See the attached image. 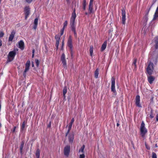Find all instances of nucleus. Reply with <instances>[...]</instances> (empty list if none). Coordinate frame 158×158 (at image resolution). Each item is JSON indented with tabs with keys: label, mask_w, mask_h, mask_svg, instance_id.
<instances>
[{
	"label": "nucleus",
	"mask_w": 158,
	"mask_h": 158,
	"mask_svg": "<svg viewBox=\"0 0 158 158\" xmlns=\"http://www.w3.org/2000/svg\"><path fill=\"white\" fill-rule=\"evenodd\" d=\"M76 17V15L75 13V10L74 9L72 13V16L70 19V25L72 30L74 32V34H76L75 31V21Z\"/></svg>",
	"instance_id": "1"
},
{
	"label": "nucleus",
	"mask_w": 158,
	"mask_h": 158,
	"mask_svg": "<svg viewBox=\"0 0 158 158\" xmlns=\"http://www.w3.org/2000/svg\"><path fill=\"white\" fill-rule=\"evenodd\" d=\"M141 135L143 137H144L145 134L147 133V130L145 127V124L143 121L141 124L140 128Z\"/></svg>",
	"instance_id": "2"
},
{
	"label": "nucleus",
	"mask_w": 158,
	"mask_h": 158,
	"mask_svg": "<svg viewBox=\"0 0 158 158\" xmlns=\"http://www.w3.org/2000/svg\"><path fill=\"white\" fill-rule=\"evenodd\" d=\"M153 70V64L150 62L147 68V72L148 74L151 75L152 74Z\"/></svg>",
	"instance_id": "3"
},
{
	"label": "nucleus",
	"mask_w": 158,
	"mask_h": 158,
	"mask_svg": "<svg viewBox=\"0 0 158 158\" xmlns=\"http://www.w3.org/2000/svg\"><path fill=\"white\" fill-rule=\"evenodd\" d=\"M15 55L16 52L15 51H10L8 55L7 61L8 62H10L12 60L14 59Z\"/></svg>",
	"instance_id": "4"
},
{
	"label": "nucleus",
	"mask_w": 158,
	"mask_h": 158,
	"mask_svg": "<svg viewBox=\"0 0 158 158\" xmlns=\"http://www.w3.org/2000/svg\"><path fill=\"white\" fill-rule=\"evenodd\" d=\"M70 147L69 146H66L64 149V155L66 157H68L70 152Z\"/></svg>",
	"instance_id": "5"
},
{
	"label": "nucleus",
	"mask_w": 158,
	"mask_h": 158,
	"mask_svg": "<svg viewBox=\"0 0 158 158\" xmlns=\"http://www.w3.org/2000/svg\"><path fill=\"white\" fill-rule=\"evenodd\" d=\"M115 78L114 77H112L111 80V90L114 93L116 92L115 89Z\"/></svg>",
	"instance_id": "6"
},
{
	"label": "nucleus",
	"mask_w": 158,
	"mask_h": 158,
	"mask_svg": "<svg viewBox=\"0 0 158 158\" xmlns=\"http://www.w3.org/2000/svg\"><path fill=\"white\" fill-rule=\"evenodd\" d=\"M30 64V60H28L27 61L26 64L25 68L23 73V75L24 77L26 76V73L28 71L29 69V67Z\"/></svg>",
	"instance_id": "7"
},
{
	"label": "nucleus",
	"mask_w": 158,
	"mask_h": 158,
	"mask_svg": "<svg viewBox=\"0 0 158 158\" xmlns=\"http://www.w3.org/2000/svg\"><path fill=\"white\" fill-rule=\"evenodd\" d=\"M68 47L70 48V51L71 52V56H72V39L71 36H70L69 37V39L68 41Z\"/></svg>",
	"instance_id": "8"
},
{
	"label": "nucleus",
	"mask_w": 158,
	"mask_h": 158,
	"mask_svg": "<svg viewBox=\"0 0 158 158\" xmlns=\"http://www.w3.org/2000/svg\"><path fill=\"white\" fill-rule=\"evenodd\" d=\"M122 23L123 24H125V23L126 19V12L125 10L123 9L122 10Z\"/></svg>",
	"instance_id": "9"
},
{
	"label": "nucleus",
	"mask_w": 158,
	"mask_h": 158,
	"mask_svg": "<svg viewBox=\"0 0 158 158\" xmlns=\"http://www.w3.org/2000/svg\"><path fill=\"white\" fill-rule=\"evenodd\" d=\"M135 104L137 106L141 107V106L140 103V97L139 95H137L135 98Z\"/></svg>",
	"instance_id": "10"
},
{
	"label": "nucleus",
	"mask_w": 158,
	"mask_h": 158,
	"mask_svg": "<svg viewBox=\"0 0 158 158\" xmlns=\"http://www.w3.org/2000/svg\"><path fill=\"white\" fill-rule=\"evenodd\" d=\"M30 9L29 7H26L24 9V13L25 14V19H26L30 14Z\"/></svg>",
	"instance_id": "11"
},
{
	"label": "nucleus",
	"mask_w": 158,
	"mask_h": 158,
	"mask_svg": "<svg viewBox=\"0 0 158 158\" xmlns=\"http://www.w3.org/2000/svg\"><path fill=\"white\" fill-rule=\"evenodd\" d=\"M74 118H73L71 120V121L70 123L69 124V126L68 127V130L67 131V132L66 133V136H67L68 134L69 133L70 130L71 129L72 125H73V123L74 122Z\"/></svg>",
	"instance_id": "12"
},
{
	"label": "nucleus",
	"mask_w": 158,
	"mask_h": 158,
	"mask_svg": "<svg viewBox=\"0 0 158 158\" xmlns=\"http://www.w3.org/2000/svg\"><path fill=\"white\" fill-rule=\"evenodd\" d=\"M61 60L62 61V63L64 67L66 66V61L65 59V55L64 53H63L61 57Z\"/></svg>",
	"instance_id": "13"
},
{
	"label": "nucleus",
	"mask_w": 158,
	"mask_h": 158,
	"mask_svg": "<svg viewBox=\"0 0 158 158\" xmlns=\"http://www.w3.org/2000/svg\"><path fill=\"white\" fill-rule=\"evenodd\" d=\"M155 48H156L155 52H157L158 51V38L156 37L155 38Z\"/></svg>",
	"instance_id": "14"
},
{
	"label": "nucleus",
	"mask_w": 158,
	"mask_h": 158,
	"mask_svg": "<svg viewBox=\"0 0 158 158\" xmlns=\"http://www.w3.org/2000/svg\"><path fill=\"white\" fill-rule=\"evenodd\" d=\"M68 139L70 143H72L74 139V135L73 134H69L68 136Z\"/></svg>",
	"instance_id": "15"
},
{
	"label": "nucleus",
	"mask_w": 158,
	"mask_h": 158,
	"mask_svg": "<svg viewBox=\"0 0 158 158\" xmlns=\"http://www.w3.org/2000/svg\"><path fill=\"white\" fill-rule=\"evenodd\" d=\"M15 34V32L14 31H12L11 34L10 35V36L9 37V41H12V40L14 37Z\"/></svg>",
	"instance_id": "16"
},
{
	"label": "nucleus",
	"mask_w": 158,
	"mask_h": 158,
	"mask_svg": "<svg viewBox=\"0 0 158 158\" xmlns=\"http://www.w3.org/2000/svg\"><path fill=\"white\" fill-rule=\"evenodd\" d=\"M158 18V6L156 10V11L154 15L153 20H155L157 19Z\"/></svg>",
	"instance_id": "17"
},
{
	"label": "nucleus",
	"mask_w": 158,
	"mask_h": 158,
	"mask_svg": "<svg viewBox=\"0 0 158 158\" xmlns=\"http://www.w3.org/2000/svg\"><path fill=\"white\" fill-rule=\"evenodd\" d=\"M155 78V77L152 76H150L148 77V82L151 84L152 83Z\"/></svg>",
	"instance_id": "18"
},
{
	"label": "nucleus",
	"mask_w": 158,
	"mask_h": 158,
	"mask_svg": "<svg viewBox=\"0 0 158 158\" xmlns=\"http://www.w3.org/2000/svg\"><path fill=\"white\" fill-rule=\"evenodd\" d=\"M19 47L22 50H23L24 48V43L22 40L20 41L19 43Z\"/></svg>",
	"instance_id": "19"
},
{
	"label": "nucleus",
	"mask_w": 158,
	"mask_h": 158,
	"mask_svg": "<svg viewBox=\"0 0 158 158\" xmlns=\"http://www.w3.org/2000/svg\"><path fill=\"white\" fill-rule=\"evenodd\" d=\"M107 45V42L105 41L102 46L101 50L102 51H104L106 48Z\"/></svg>",
	"instance_id": "20"
},
{
	"label": "nucleus",
	"mask_w": 158,
	"mask_h": 158,
	"mask_svg": "<svg viewBox=\"0 0 158 158\" xmlns=\"http://www.w3.org/2000/svg\"><path fill=\"white\" fill-rule=\"evenodd\" d=\"M55 38L56 40V45H59V41L60 39V37L58 35H56Z\"/></svg>",
	"instance_id": "21"
},
{
	"label": "nucleus",
	"mask_w": 158,
	"mask_h": 158,
	"mask_svg": "<svg viewBox=\"0 0 158 158\" xmlns=\"http://www.w3.org/2000/svg\"><path fill=\"white\" fill-rule=\"evenodd\" d=\"M38 19L36 18L35 19L34 21V25L33 26V28L34 29H36L37 27V26L38 24Z\"/></svg>",
	"instance_id": "22"
},
{
	"label": "nucleus",
	"mask_w": 158,
	"mask_h": 158,
	"mask_svg": "<svg viewBox=\"0 0 158 158\" xmlns=\"http://www.w3.org/2000/svg\"><path fill=\"white\" fill-rule=\"evenodd\" d=\"M85 148V146L83 145L81 148L79 150V152L80 153H84V149Z\"/></svg>",
	"instance_id": "23"
},
{
	"label": "nucleus",
	"mask_w": 158,
	"mask_h": 158,
	"mask_svg": "<svg viewBox=\"0 0 158 158\" xmlns=\"http://www.w3.org/2000/svg\"><path fill=\"white\" fill-rule=\"evenodd\" d=\"M93 4L89 3V10L90 13H91L93 11Z\"/></svg>",
	"instance_id": "24"
},
{
	"label": "nucleus",
	"mask_w": 158,
	"mask_h": 158,
	"mask_svg": "<svg viewBox=\"0 0 158 158\" xmlns=\"http://www.w3.org/2000/svg\"><path fill=\"white\" fill-rule=\"evenodd\" d=\"M99 74V70L98 69H97L94 72V76L96 78H97L98 77Z\"/></svg>",
	"instance_id": "25"
},
{
	"label": "nucleus",
	"mask_w": 158,
	"mask_h": 158,
	"mask_svg": "<svg viewBox=\"0 0 158 158\" xmlns=\"http://www.w3.org/2000/svg\"><path fill=\"white\" fill-rule=\"evenodd\" d=\"M89 52L90 56H92L93 53V47L92 46H90Z\"/></svg>",
	"instance_id": "26"
},
{
	"label": "nucleus",
	"mask_w": 158,
	"mask_h": 158,
	"mask_svg": "<svg viewBox=\"0 0 158 158\" xmlns=\"http://www.w3.org/2000/svg\"><path fill=\"white\" fill-rule=\"evenodd\" d=\"M36 156L37 158H39L40 156V151L39 149H37L36 151Z\"/></svg>",
	"instance_id": "27"
},
{
	"label": "nucleus",
	"mask_w": 158,
	"mask_h": 158,
	"mask_svg": "<svg viewBox=\"0 0 158 158\" xmlns=\"http://www.w3.org/2000/svg\"><path fill=\"white\" fill-rule=\"evenodd\" d=\"M67 92V89L66 87H65L63 89V95L64 97H65V94Z\"/></svg>",
	"instance_id": "28"
},
{
	"label": "nucleus",
	"mask_w": 158,
	"mask_h": 158,
	"mask_svg": "<svg viewBox=\"0 0 158 158\" xmlns=\"http://www.w3.org/2000/svg\"><path fill=\"white\" fill-rule=\"evenodd\" d=\"M24 144V143L23 142H22L20 147V152H21L22 151V150L23 149V146Z\"/></svg>",
	"instance_id": "29"
},
{
	"label": "nucleus",
	"mask_w": 158,
	"mask_h": 158,
	"mask_svg": "<svg viewBox=\"0 0 158 158\" xmlns=\"http://www.w3.org/2000/svg\"><path fill=\"white\" fill-rule=\"evenodd\" d=\"M68 24V22L67 21H65L63 23V29H64V28L66 27Z\"/></svg>",
	"instance_id": "30"
},
{
	"label": "nucleus",
	"mask_w": 158,
	"mask_h": 158,
	"mask_svg": "<svg viewBox=\"0 0 158 158\" xmlns=\"http://www.w3.org/2000/svg\"><path fill=\"white\" fill-rule=\"evenodd\" d=\"M86 6V0H84L83 3V9L84 10H85V7Z\"/></svg>",
	"instance_id": "31"
},
{
	"label": "nucleus",
	"mask_w": 158,
	"mask_h": 158,
	"mask_svg": "<svg viewBox=\"0 0 158 158\" xmlns=\"http://www.w3.org/2000/svg\"><path fill=\"white\" fill-rule=\"evenodd\" d=\"M85 156L84 153L80 154L79 155V158H85Z\"/></svg>",
	"instance_id": "32"
},
{
	"label": "nucleus",
	"mask_w": 158,
	"mask_h": 158,
	"mask_svg": "<svg viewBox=\"0 0 158 158\" xmlns=\"http://www.w3.org/2000/svg\"><path fill=\"white\" fill-rule=\"evenodd\" d=\"M25 124H26V123H25V122L24 121L23 123V124H22V127H21V130H23L24 127H25Z\"/></svg>",
	"instance_id": "33"
},
{
	"label": "nucleus",
	"mask_w": 158,
	"mask_h": 158,
	"mask_svg": "<svg viewBox=\"0 0 158 158\" xmlns=\"http://www.w3.org/2000/svg\"><path fill=\"white\" fill-rule=\"evenodd\" d=\"M152 158H157L156 154L154 152L152 153Z\"/></svg>",
	"instance_id": "34"
},
{
	"label": "nucleus",
	"mask_w": 158,
	"mask_h": 158,
	"mask_svg": "<svg viewBox=\"0 0 158 158\" xmlns=\"http://www.w3.org/2000/svg\"><path fill=\"white\" fill-rule=\"evenodd\" d=\"M136 59H134L132 64V65L133 66H134V67L135 68L136 67Z\"/></svg>",
	"instance_id": "35"
},
{
	"label": "nucleus",
	"mask_w": 158,
	"mask_h": 158,
	"mask_svg": "<svg viewBox=\"0 0 158 158\" xmlns=\"http://www.w3.org/2000/svg\"><path fill=\"white\" fill-rule=\"evenodd\" d=\"M4 34L2 31H0V37H2L4 36Z\"/></svg>",
	"instance_id": "36"
},
{
	"label": "nucleus",
	"mask_w": 158,
	"mask_h": 158,
	"mask_svg": "<svg viewBox=\"0 0 158 158\" xmlns=\"http://www.w3.org/2000/svg\"><path fill=\"white\" fill-rule=\"evenodd\" d=\"M35 62L36 64V65L37 66H38L39 65V61L38 60H35Z\"/></svg>",
	"instance_id": "37"
},
{
	"label": "nucleus",
	"mask_w": 158,
	"mask_h": 158,
	"mask_svg": "<svg viewBox=\"0 0 158 158\" xmlns=\"http://www.w3.org/2000/svg\"><path fill=\"white\" fill-rule=\"evenodd\" d=\"M152 113H153V110H152L151 111V114L150 115V117L151 118H153V117H154L152 115Z\"/></svg>",
	"instance_id": "38"
},
{
	"label": "nucleus",
	"mask_w": 158,
	"mask_h": 158,
	"mask_svg": "<svg viewBox=\"0 0 158 158\" xmlns=\"http://www.w3.org/2000/svg\"><path fill=\"white\" fill-rule=\"evenodd\" d=\"M64 29L62 28L60 31V35H63L64 33Z\"/></svg>",
	"instance_id": "39"
},
{
	"label": "nucleus",
	"mask_w": 158,
	"mask_h": 158,
	"mask_svg": "<svg viewBox=\"0 0 158 158\" xmlns=\"http://www.w3.org/2000/svg\"><path fill=\"white\" fill-rule=\"evenodd\" d=\"M33 0H26V1L28 3H31Z\"/></svg>",
	"instance_id": "40"
},
{
	"label": "nucleus",
	"mask_w": 158,
	"mask_h": 158,
	"mask_svg": "<svg viewBox=\"0 0 158 158\" xmlns=\"http://www.w3.org/2000/svg\"><path fill=\"white\" fill-rule=\"evenodd\" d=\"M16 127H14V129H13V132H14L15 131V129L16 128Z\"/></svg>",
	"instance_id": "41"
},
{
	"label": "nucleus",
	"mask_w": 158,
	"mask_h": 158,
	"mask_svg": "<svg viewBox=\"0 0 158 158\" xmlns=\"http://www.w3.org/2000/svg\"><path fill=\"white\" fill-rule=\"evenodd\" d=\"M156 120L157 121H158V114H157V115L156 116Z\"/></svg>",
	"instance_id": "42"
},
{
	"label": "nucleus",
	"mask_w": 158,
	"mask_h": 158,
	"mask_svg": "<svg viewBox=\"0 0 158 158\" xmlns=\"http://www.w3.org/2000/svg\"><path fill=\"white\" fill-rule=\"evenodd\" d=\"M94 0H90L89 3L93 4Z\"/></svg>",
	"instance_id": "43"
},
{
	"label": "nucleus",
	"mask_w": 158,
	"mask_h": 158,
	"mask_svg": "<svg viewBox=\"0 0 158 158\" xmlns=\"http://www.w3.org/2000/svg\"><path fill=\"white\" fill-rule=\"evenodd\" d=\"M2 45V41L1 40H0V46H1Z\"/></svg>",
	"instance_id": "44"
},
{
	"label": "nucleus",
	"mask_w": 158,
	"mask_h": 158,
	"mask_svg": "<svg viewBox=\"0 0 158 158\" xmlns=\"http://www.w3.org/2000/svg\"><path fill=\"white\" fill-rule=\"evenodd\" d=\"M56 50H57L58 48V46L59 45H56Z\"/></svg>",
	"instance_id": "45"
},
{
	"label": "nucleus",
	"mask_w": 158,
	"mask_h": 158,
	"mask_svg": "<svg viewBox=\"0 0 158 158\" xmlns=\"http://www.w3.org/2000/svg\"><path fill=\"white\" fill-rule=\"evenodd\" d=\"M51 125V122H50L48 126V127H50Z\"/></svg>",
	"instance_id": "46"
},
{
	"label": "nucleus",
	"mask_w": 158,
	"mask_h": 158,
	"mask_svg": "<svg viewBox=\"0 0 158 158\" xmlns=\"http://www.w3.org/2000/svg\"><path fill=\"white\" fill-rule=\"evenodd\" d=\"M32 54H34L35 53V50L34 49L32 50Z\"/></svg>",
	"instance_id": "47"
},
{
	"label": "nucleus",
	"mask_w": 158,
	"mask_h": 158,
	"mask_svg": "<svg viewBox=\"0 0 158 158\" xmlns=\"http://www.w3.org/2000/svg\"><path fill=\"white\" fill-rule=\"evenodd\" d=\"M157 62V60L156 59H155V63L156 64V63Z\"/></svg>",
	"instance_id": "48"
},
{
	"label": "nucleus",
	"mask_w": 158,
	"mask_h": 158,
	"mask_svg": "<svg viewBox=\"0 0 158 158\" xmlns=\"http://www.w3.org/2000/svg\"><path fill=\"white\" fill-rule=\"evenodd\" d=\"M34 54H32V58H33V57H34Z\"/></svg>",
	"instance_id": "49"
},
{
	"label": "nucleus",
	"mask_w": 158,
	"mask_h": 158,
	"mask_svg": "<svg viewBox=\"0 0 158 158\" xmlns=\"http://www.w3.org/2000/svg\"><path fill=\"white\" fill-rule=\"evenodd\" d=\"M119 126V124L118 123H117V127H118Z\"/></svg>",
	"instance_id": "50"
},
{
	"label": "nucleus",
	"mask_w": 158,
	"mask_h": 158,
	"mask_svg": "<svg viewBox=\"0 0 158 158\" xmlns=\"http://www.w3.org/2000/svg\"><path fill=\"white\" fill-rule=\"evenodd\" d=\"M146 148H147V149H150V148L149 147H146Z\"/></svg>",
	"instance_id": "51"
},
{
	"label": "nucleus",
	"mask_w": 158,
	"mask_h": 158,
	"mask_svg": "<svg viewBox=\"0 0 158 158\" xmlns=\"http://www.w3.org/2000/svg\"><path fill=\"white\" fill-rule=\"evenodd\" d=\"M62 46H63L64 45V41H62Z\"/></svg>",
	"instance_id": "52"
},
{
	"label": "nucleus",
	"mask_w": 158,
	"mask_h": 158,
	"mask_svg": "<svg viewBox=\"0 0 158 158\" xmlns=\"http://www.w3.org/2000/svg\"><path fill=\"white\" fill-rule=\"evenodd\" d=\"M32 67H34V64H32Z\"/></svg>",
	"instance_id": "53"
},
{
	"label": "nucleus",
	"mask_w": 158,
	"mask_h": 158,
	"mask_svg": "<svg viewBox=\"0 0 158 158\" xmlns=\"http://www.w3.org/2000/svg\"><path fill=\"white\" fill-rule=\"evenodd\" d=\"M150 10V8H149V9H148V13L149 12V11Z\"/></svg>",
	"instance_id": "54"
},
{
	"label": "nucleus",
	"mask_w": 158,
	"mask_h": 158,
	"mask_svg": "<svg viewBox=\"0 0 158 158\" xmlns=\"http://www.w3.org/2000/svg\"><path fill=\"white\" fill-rule=\"evenodd\" d=\"M67 0V1L68 2L69 1V0Z\"/></svg>",
	"instance_id": "55"
},
{
	"label": "nucleus",
	"mask_w": 158,
	"mask_h": 158,
	"mask_svg": "<svg viewBox=\"0 0 158 158\" xmlns=\"http://www.w3.org/2000/svg\"><path fill=\"white\" fill-rule=\"evenodd\" d=\"M1 124H0V126H1Z\"/></svg>",
	"instance_id": "56"
}]
</instances>
